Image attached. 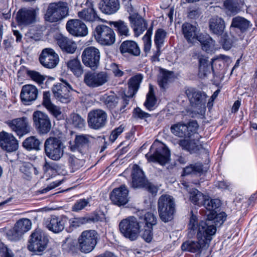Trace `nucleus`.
Wrapping results in <instances>:
<instances>
[{"label":"nucleus","mask_w":257,"mask_h":257,"mask_svg":"<svg viewBox=\"0 0 257 257\" xmlns=\"http://www.w3.org/2000/svg\"><path fill=\"white\" fill-rule=\"evenodd\" d=\"M64 145L62 141L56 137H49L44 143L46 155L54 161L59 160L64 154Z\"/></svg>","instance_id":"0eeeda50"},{"label":"nucleus","mask_w":257,"mask_h":257,"mask_svg":"<svg viewBox=\"0 0 257 257\" xmlns=\"http://www.w3.org/2000/svg\"><path fill=\"white\" fill-rule=\"evenodd\" d=\"M132 187L134 188H145L153 195H156L158 191V187L148 182L145 177L142 169L137 165H134L132 173Z\"/></svg>","instance_id":"6e6552de"},{"label":"nucleus","mask_w":257,"mask_h":257,"mask_svg":"<svg viewBox=\"0 0 257 257\" xmlns=\"http://www.w3.org/2000/svg\"><path fill=\"white\" fill-rule=\"evenodd\" d=\"M200 138L201 136L196 131L188 138L180 140L178 144L183 150L191 154L197 153L202 148L200 142Z\"/></svg>","instance_id":"ddd939ff"},{"label":"nucleus","mask_w":257,"mask_h":257,"mask_svg":"<svg viewBox=\"0 0 257 257\" xmlns=\"http://www.w3.org/2000/svg\"><path fill=\"white\" fill-rule=\"evenodd\" d=\"M41 142L35 136H31L26 139L23 142V146L28 151L40 150Z\"/></svg>","instance_id":"ea45409f"},{"label":"nucleus","mask_w":257,"mask_h":257,"mask_svg":"<svg viewBox=\"0 0 257 257\" xmlns=\"http://www.w3.org/2000/svg\"><path fill=\"white\" fill-rule=\"evenodd\" d=\"M95 219V218L93 217H82L74 218L71 221L70 227L77 228L87 222H94Z\"/></svg>","instance_id":"de8ad7c7"},{"label":"nucleus","mask_w":257,"mask_h":257,"mask_svg":"<svg viewBox=\"0 0 257 257\" xmlns=\"http://www.w3.org/2000/svg\"><path fill=\"white\" fill-rule=\"evenodd\" d=\"M209 27L210 32L218 36H221L225 28V24L223 19L216 16L210 19Z\"/></svg>","instance_id":"c756f323"},{"label":"nucleus","mask_w":257,"mask_h":257,"mask_svg":"<svg viewBox=\"0 0 257 257\" xmlns=\"http://www.w3.org/2000/svg\"><path fill=\"white\" fill-rule=\"evenodd\" d=\"M77 15L80 20L86 22L93 23L96 19V13L92 4H91L90 7L79 12Z\"/></svg>","instance_id":"2f4dec72"},{"label":"nucleus","mask_w":257,"mask_h":257,"mask_svg":"<svg viewBox=\"0 0 257 257\" xmlns=\"http://www.w3.org/2000/svg\"><path fill=\"white\" fill-rule=\"evenodd\" d=\"M128 18L136 36L138 37L147 29L146 21L138 13L133 14Z\"/></svg>","instance_id":"bb28decb"},{"label":"nucleus","mask_w":257,"mask_h":257,"mask_svg":"<svg viewBox=\"0 0 257 257\" xmlns=\"http://www.w3.org/2000/svg\"><path fill=\"white\" fill-rule=\"evenodd\" d=\"M66 221L65 219L54 215L48 218L46 220L45 224L49 230L58 233L63 230Z\"/></svg>","instance_id":"a878e982"},{"label":"nucleus","mask_w":257,"mask_h":257,"mask_svg":"<svg viewBox=\"0 0 257 257\" xmlns=\"http://www.w3.org/2000/svg\"><path fill=\"white\" fill-rule=\"evenodd\" d=\"M249 22L240 17H236L232 19L230 27V33H232L234 29H239L241 32L245 31L249 26Z\"/></svg>","instance_id":"72a5a7b5"},{"label":"nucleus","mask_w":257,"mask_h":257,"mask_svg":"<svg viewBox=\"0 0 257 257\" xmlns=\"http://www.w3.org/2000/svg\"><path fill=\"white\" fill-rule=\"evenodd\" d=\"M70 119L72 124L75 127L81 128L85 125V120L77 113L72 114L70 115Z\"/></svg>","instance_id":"603ef678"},{"label":"nucleus","mask_w":257,"mask_h":257,"mask_svg":"<svg viewBox=\"0 0 257 257\" xmlns=\"http://www.w3.org/2000/svg\"><path fill=\"white\" fill-rule=\"evenodd\" d=\"M57 44L63 52L68 54L74 53L77 48L75 42L62 35L57 39Z\"/></svg>","instance_id":"7c9ffc66"},{"label":"nucleus","mask_w":257,"mask_h":257,"mask_svg":"<svg viewBox=\"0 0 257 257\" xmlns=\"http://www.w3.org/2000/svg\"><path fill=\"white\" fill-rule=\"evenodd\" d=\"M16 20L21 26L31 25L36 21V11L33 9H21L17 13Z\"/></svg>","instance_id":"412c9836"},{"label":"nucleus","mask_w":257,"mask_h":257,"mask_svg":"<svg viewBox=\"0 0 257 257\" xmlns=\"http://www.w3.org/2000/svg\"><path fill=\"white\" fill-rule=\"evenodd\" d=\"M202 171V166L200 165H191L184 169V175H189L192 173H200Z\"/></svg>","instance_id":"4d7b16f0"},{"label":"nucleus","mask_w":257,"mask_h":257,"mask_svg":"<svg viewBox=\"0 0 257 257\" xmlns=\"http://www.w3.org/2000/svg\"><path fill=\"white\" fill-rule=\"evenodd\" d=\"M224 6L231 13H237L239 11L237 3L234 0L225 1Z\"/></svg>","instance_id":"5fc2aeb1"},{"label":"nucleus","mask_w":257,"mask_h":257,"mask_svg":"<svg viewBox=\"0 0 257 257\" xmlns=\"http://www.w3.org/2000/svg\"><path fill=\"white\" fill-rule=\"evenodd\" d=\"M99 100L101 102L104 103L107 107L110 108L115 107L118 103V98L113 92L100 95Z\"/></svg>","instance_id":"58836bf2"},{"label":"nucleus","mask_w":257,"mask_h":257,"mask_svg":"<svg viewBox=\"0 0 257 257\" xmlns=\"http://www.w3.org/2000/svg\"><path fill=\"white\" fill-rule=\"evenodd\" d=\"M188 236L192 237L195 234L197 240H188L181 245L183 251L200 253L209 246L210 242L216 231V226L211 220L198 221L197 216L192 214L188 225Z\"/></svg>","instance_id":"f257e3e1"},{"label":"nucleus","mask_w":257,"mask_h":257,"mask_svg":"<svg viewBox=\"0 0 257 257\" xmlns=\"http://www.w3.org/2000/svg\"><path fill=\"white\" fill-rule=\"evenodd\" d=\"M31 220L27 218H23L19 220L15 225L16 228L21 231L23 235L31 228Z\"/></svg>","instance_id":"c03bdc74"},{"label":"nucleus","mask_w":257,"mask_h":257,"mask_svg":"<svg viewBox=\"0 0 257 257\" xmlns=\"http://www.w3.org/2000/svg\"><path fill=\"white\" fill-rule=\"evenodd\" d=\"M38 90L37 87L31 84L23 86L20 94L22 102L25 105H30L38 97Z\"/></svg>","instance_id":"4be33fe9"},{"label":"nucleus","mask_w":257,"mask_h":257,"mask_svg":"<svg viewBox=\"0 0 257 257\" xmlns=\"http://www.w3.org/2000/svg\"><path fill=\"white\" fill-rule=\"evenodd\" d=\"M157 104V99L154 95V88L152 85L149 86V91L147 94L146 100L144 102V105L149 110H153L155 109Z\"/></svg>","instance_id":"a19ab883"},{"label":"nucleus","mask_w":257,"mask_h":257,"mask_svg":"<svg viewBox=\"0 0 257 257\" xmlns=\"http://www.w3.org/2000/svg\"><path fill=\"white\" fill-rule=\"evenodd\" d=\"M107 114L102 110H97V129L103 127L107 122Z\"/></svg>","instance_id":"6e6d98bb"},{"label":"nucleus","mask_w":257,"mask_h":257,"mask_svg":"<svg viewBox=\"0 0 257 257\" xmlns=\"http://www.w3.org/2000/svg\"><path fill=\"white\" fill-rule=\"evenodd\" d=\"M226 215L224 212H220L215 216L213 220H211L213 224H215V226L217 225H221L224 221L226 220Z\"/></svg>","instance_id":"69168bd1"},{"label":"nucleus","mask_w":257,"mask_h":257,"mask_svg":"<svg viewBox=\"0 0 257 257\" xmlns=\"http://www.w3.org/2000/svg\"><path fill=\"white\" fill-rule=\"evenodd\" d=\"M0 147L7 152H13L18 150L19 143L12 134L3 131L0 132Z\"/></svg>","instance_id":"a211bd4d"},{"label":"nucleus","mask_w":257,"mask_h":257,"mask_svg":"<svg viewBox=\"0 0 257 257\" xmlns=\"http://www.w3.org/2000/svg\"><path fill=\"white\" fill-rule=\"evenodd\" d=\"M62 82L54 85L52 91L57 100L62 103H67L71 100L70 91L73 90V89L67 81L62 80Z\"/></svg>","instance_id":"4468645a"},{"label":"nucleus","mask_w":257,"mask_h":257,"mask_svg":"<svg viewBox=\"0 0 257 257\" xmlns=\"http://www.w3.org/2000/svg\"><path fill=\"white\" fill-rule=\"evenodd\" d=\"M88 200L81 199L77 200L73 205L72 208L73 211L78 212L83 209L88 204Z\"/></svg>","instance_id":"13d9d810"},{"label":"nucleus","mask_w":257,"mask_h":257,"mask_svg":"<svg viewBox=\"0 0 257 257\" xmlns=\"http://www.w3.org/2000/svg\"><path fill=\"white\" fill-rule=\"evenodd\" d=\"M34 125L40 134H47L52 127L51 120L45 113L37 110L33 114Z\"/></svg>","instance_id":"9b49d317"},{"label":"nucleus","mask_w":257,"mask_h":257,"mask_svg":"<svg viewBox=\"0 0 257 257\" xmlns=\"http://www.w3.org/2000/svg\"><path fill=\"white\" fill-rule=\"evenodd\" d=\"M198 125L195 121H190L185 124L178 122L171 125V132L175 136L186 139L190 137L194 133L197 131Z\"/></svg>","instance_id":"1a4fd4ad"},{"label":"nucleus","mask_w":257,"mask_h":257,"mask_svg":"<svg viewBox=\"0 0 257 257\" xmlns=\"http://www.w3.org/2000/svg\"><path fill=\"white\" fill-rule=\"evenodd\" d=\"M78 241H77L70 238H67L63 241L62 246L63 248L67 251L75 252L78 250Z\"/></svg>","instance_id":"49530a36"},{"label":"nucleus","mask_w":257,"mask_h":257,"mask_svg":"<svg viewBox=\"0 0 257 257\" xmlns=\"http://www.w3.org/2000/svg\"><path fill=\"white\" fill-rule=\"evenodd\" d=\"M34 169V166L30 163H25L21 167L20 170L21 171L25 174L27 176L30 177L33 173V170Z\"/></svg>","instance_id":"338daca9"},{"label":"nucleus","mask_w":257,"mask_h":257,"mask_svg":"<svg viewBox=\"0 0 257 257\" xmlns=\"http://www.w3.org/2000/svg\"><path fill=\"white\" fill-rule=\"evenodd\" d=\"M206 198L202 206H204L207 210L213 211L220 207L221 205L220 200L210 199L208 195H207Z\"/></svg>","instance_id":"a18cd8bd"},{"label":"nucleus","mask_w":257,"mask_h":257,"mask_svg":"<svg viewBox=\"0 0 257 257\" xmlns=\"http://www.w3.org/2000/svg\"><path fill=\"white\" fill-rule=\"evenodd\" d=\"M96 232L94 230L83 231L78 239L80 250L88 253L92 251L96 244Z\"/></svg>","instance_id":"f8f14e48"},{"label":"nucleus","mask_w":257,"mask_h":257,"mask_svg":"<svg viewBox=\"0 0 257 257\" xmlns=\"http://www.w3.org/2000/svg\"><path fill=\"white\" fill-rule=\"evenodd\" d=\"M81 59L85 66L95 70L96 69V48L94 47L86 48L82 53Z\"/></svg>","instance_id":"5701e85b"},{"label":"nucleus","mask_w":257,"mask_h":257,"mask_svg":"<svg viewBox=\"0 0 257 257\" xmlns=\"http://www.w3.org/2000/svg\"><path fill=\"white\" fill-rule=\"evenodd\" d=\"M124 126L122 124L119 126L118 127L115 128L111 133L109 137L110 140L113 142L117 138L118 136L120 135L124 131Z\"/></svg>","instance_id":"774afa93"},{"label":"nucleus","mask_w":257,"mask_h":257,"mask_svg":"<svg viewBox=\"0 0 257 257\" xmlns=\"http://www.w3.org/2000/svg\"><path fill=\"white\" fill-rule=\"evenodd\" d=\"M128 190L125 185L114 188L110 194V199L113 204L118 206L125 205L129 201Z\"/></svg>","instance_id":"f3484780"},{"label":"nucleus","mask_w":257,"mask_h":257,"mask_svg":"<svg viewBox=\"0 0 257 257\" xmlns=\"http://www.w3.org/2000/svg\"><path fill=\"white\" fill-rule=\"evenodd\" d=\"M158 209L161 219L168 222L173 219L175 212L174 198L169 195L160 196L158 202Z\"/></svg>","instance_id":"7ed1b4c3"},{"label":"nucleus","mask_w":257,"mask_h":257,"mask_svg":"<svg viewBox=\"0 0 257 257\" xmlns=\"http://www.w3.org/2000/svg\"><path fill=\"white\" fill-rule=\"evenodd\" d=\"M182 185L184 188L189 192L190 201L195 205L202 206L207 198V195L203 194L197 189H192L191 190L189 189V185L186 182H183Z\"/></svg>","instance_id":"c85d7f7f"},{"label":"nucleus","mask_w":257,"mask_h":257,"mask_svg":"<svg viewBox=\"0 0 257 257\" xmlns=\"http://www.w3.org/2000/svg\"><path fill=\"white\" fill-rule=\"evenodd\" d=\"M151 116V114L145 112L139 107L134 109L133 116L136 118L145 119Z\"/></svg>","instance_id":"0e129e2a"},{"label":"nucleus","mask_w":257,"mask_h":257,"mask_svg":"<svg viewBox=\"0 0 257 257\" xmlns=\"http://www.w3.org/2000/svg\"><path fill=\"white\" fill-rule=\"evenodd\" d=\"M68 14L69 7L67 3H52L49 5L44 18L46 21L50 23L57 22L66 17Z\"/></svg>","instance_id":"20e7f679"},{"label":"nucleus","mask_w":257,"mask_h":257,"mask_svg":"<svg viewBox=\"0 0 257 257\" xmlns=\"http://www.w3.org/2000/svg\"><path fill=\"white\" fill-rule=\"evenodd\" d=\"M6 123L11 131L15 132L19 138L29 134L31 131V126L27 117L9 120Z\"/></svg>","instance_id":"9d476101"},{"label":"nucleus","mask_w":257,"mask_h":257,"mask_svg":"<svg viewBox=\"0 0 257 257\" xmlns=\"http://www.w3.org/2000/svg\"><path fill=\"white\" fill-rule=\"evenodd\" d=\"M68 162L72 172L79 169L84 165V161L82 160L78 159L72 155L69 157Z\"/></svg>","instance_id":"8fccbe9b"},{"label":"nucleus","mask_w":257,"mask_h":257,"mask_svg":"<svg viewBox=\"0 0 257 257\" xmlns=\"http://www.w3.org/2000/svg\"><path fill=\"white\" fill-rule=\"evenodd\" d=\"M59 169V165L56 163L48 162L47 161H46L43 167L44 173H47L50 171L57 172Z\"/></svg>","instance_id":"680f3d73"},{"label":"nucleus","mask_w":257,"mask_h":257,"mask_svg":"<svg viewBox=\"0 0 257 257\" xmlns=\"http://www.w3.org/2000/svg\"><path fill=\"white\" fill-rule=\"evenodd\" d=\"M88 123L93 129H96V110L93 109L88 114Z\"/></svg>","instance_id":"bf43d9fd"},{"label":"nucleus","mask_w":257,"mask_h":257,"mask_svg":"<svg viewBox=\"0 0 257 257\" xmlns=\"http://www.w3.org/2000/svg\"><path fill=\"white\" fill-rule=\"evenodd\" d=\"M7 237L9 239L12 241H17L19 240L23 235L15 226L12 229H10L7 233Z\"/></svg>","instance_id":"864d4df0"},{"label":"nucleus","mask_w":257,"mask_h":257,"mask_svg":"<svg viewBox=\"0 0 257 257\" xmlns=\"http://www.w3.org/2000/svg\"><path fill=\"white\" fill-rule=\"evenodd\" d=\"M115 41L113 30L104 25H97V42L102 45L110 46Z\"/></svg>","instance_id":"dca6fc26"},{"label":"nucleus","mask_w":257,"mask_h":257,"mask_svg":"<svg viewBox=\"0 0 257 257\" xmlns=\"http://www.w3.org/2000/svg\"><path fill=\"white\" fill-rule=\"evenodd\" d=\"M154 151L153 154L147 153L145 156L149 162L158 163L165 165L170 160V152L167 147L163 144H153L150 151Z\"/></svg>","instance_id":"39448f33"},{"label":"nucleus","mask_w":257,"mask_h":257,"mask_svg":"<svg viewBox=\"0 0 257 257\" xmlns=\"http://www.w3.org/2000/svg\"><path fill=\"white\" fill-rule=\"evenodd\" d=\"M28 74L32 80L39 84L43 83V81L45 79L44 76L35 71H28Z\"/></svg>","instance_id":"052dcab7"},{"label":"nucleus","mask_w":257,"mask_h":257,"mask_svg":"<svg viewBox=\"0 0 257 257\" xmlns=\"http://www.w3.org/2000/svg\"><path fill=\"white\" fill-rule=\"evenodd\" d=\"M84 81L89 87L96 86V74L95 73L88 72L84 75Z\"/></svg>","instance_id":"3c124183"},{"label":"nucleus","mask_w":257,"mask_h":257,"mask_svg":"<svg viewBox=\"0 0 257 257\" xmlns=\"http://www.w3.org/2000/svg\"><path fill=\"white\" fill-rule=\"evenodd\" d=\"M67 66L77 77L81 76L83 73V67L78 58H74L67 62Z\"/></svg>","instance_id":"4c0bfd02"},{"label":"nucleus","mask_w":257,"mask_h":257,"mask_svg":"<svg viewBox=\"0 0 257 257\" xmlns=\"http://www.w3.org/2000/svg\"><path fill=\"white\" fill-rule=\"evenodd\" d=\"M88 138L86 135H76L74 142H69V148L72 152L80 151L82 148L88 143Z\"/></svg>","instance_id":"e433bc0d"},{"label":"nucleus","mask_w":257,"mask_h":257,"mask_svg":"<svg viewBox=\"0 0 257 257\" xmlns=\"http://www.w3.org/2000/svg\"><path fill=\"white\" fill-rule=\"evenodd\" d=\"M39 61L45 68L52 69L58 65L59 58L53 49L45 48L42 50L39 56Z\"/></svg>","instance_id":"2eb2a0df"},{"label":"nucleus","mask_w":257,"mask_h":257,"mask_svg":"<svg viewBox=\"0 0 257 257\" xmlns=\"http://www.w3.org/2000/svg\"><path fill=\"white\" fill-rule=\"evenodd\" d=\"M186 94L192 105L200 106L201 112L204 113L207 95L203 92L196 90L192 88L187 89L186 90Z\"/></svg>","instance_id":"aec40b11"},{"label":"nucleus","mask_w":257,"mask_h":257,"mask_svg":"<svg viewBox=\"0 0 257 257\" xmlns=\"http://www.w3.org/2000/svg\"><path fill=\"white\" fill-rule=\"evenodd\" d=\"M197 41L200 43L202 50L206 52H212L215 50V42L208 34L200 35Z\"/></svg>","instance_id":"473e14b6"},{"label":"nucleus","mask_w":257,"mask_h":257,"mask_svg":"<svg viewBox=\"0 0 257 257\" xmlns=\"http://www.w3.org/2000/svg\"><path fill=\"white\" fill-rule=\"evenodd\" d=\"M109 24L114 27L115 31L119 36L125 38L130 35L128 26L124 21L122 20L110 21Z\"/></svg>","instance_id":"c9c22d12"},{"label":"nucleus","mask_w":257,"mask_h":257,"mask_svg":"<svg viewBox=\"0 0 257 257\" xmlns=\"http://www.w3.org/2000/svg\"><path fill=\"white\" fill-rule=\"evenodd\" d=\"M182 31L188 43L191 44L196 43L201 34L199 33L198 29L195 26L188 23L182 25Z\"/></svg>","instance_id":"393cba45"},{"label":"nucleus","mask_w":257,"mask_h":257,"mask_svg":"<svg viewBox=\"0 0 257 257\" xmlns=\"http://www.w3.org/2000/svg\"><path fill=\"white\" fill-rule=\"evenodd\" d=\"M141 226V222L133 216L122 219L119 224L121 234L132 241L136 240L139 237Z\"/></svg>","instance_id":"f03ea898"},{"label":"nucleus","mask_w":257,"mask_h":257,"mask_svg":"<svg viewBox=\"0 0 257 257\" xmlns=\"http://www.w3.org/2000/svg\"><path fill=\"white\" fill-rule=\"evenodd\" d=\"M166 37V32L162 29H158L155 35V44L156 47H162Z\"/></svg>","instance_id":"09e8293b"},{"label":"nucleus","mask_w":257,"mask_h":257,"mask_svg":"<svg viewBox=\"0 0 257 257\" xmlns=\"http://www.w3.org/2000/svg\"><path fill=\"white\" fill-rule=\"evenodd\" d=\"M172 74L171 72L163 70L161 72L158 78L159 86L163 89H165L170 82Z\"/></svg>","instance_id":"79ce46f5"},{"label":"nucleus","mask_w":257,"mask_h":257,"mask_svg":"<svg viewBox=\"0 0 257 257\" xmlns=\"http://www.w3.org/2000/svg\"><path fill=\"white\" fill-rule=\"evenodd\" d=\"M46 108L55 117L60 118L62 112L59 107L52 103Z\"/></svg>","instance_id":"e2e57ef3"},{"label":"nucleus","mask_w":257,"mask_h":257,"mask_svg":"<svg viewBox=\"0 0 257 257\" xmlns=\"http://www.w3.org/2000/svg\"><path fill=\"white\" fill-rule=\"evenodd\" d=\"M119 50L121 54L125 57L138 56L141 53L138 44L135 41L131 40L123 42L119 47Z\"/></svg>","instance_id":"b1692460"},{"label":"nucleus","mask_w":257,"mask_h":257,"mask_svg":"<svg viewBox=\"0 0 257 257\" xmlns=\"http://www.w3.org/2000/svg\"><path fill=\"white\" fill-rule=\"evenodd\" d=\"M100 11L107 15L116 13L120 9L119 0H102L99 4Z\"/></svg>","instance_id":"cd10ccee"},{"label":"nucleus","mask_w":257,"mask_h":257,"mask_svg":"<svg viewBox=\"0 0 257 257\" xmlns=\"http://www.w3.org/2000/svg\"><path fill=\"white\" fill-rule=\"evenodd\" d=\"M66 28L67 31L74 36L84 37L88 34V29L86 25L79 19H71L68 21Z\"/></svg>","instance_id":"6ab92c4d"},{"label":"nucleus","mask_w":257,"mask_h":257,"mask_svg":"<svg viewBox=\"0 0 257 257\" xmlns=\"http://www.w3.org/2000/svg\"><path fill=\"white\" fill-rule=\"evenodd\" d=\"M143 79V76L141 74H138L132 77L129 80L128 85V95L134 96L137 92L141 83Z\"/></svg>","instance_id":"f704fd0d"},{"label":"nucleus","mask_w":257,"mask_h":257,"mask_svg":"<svg viewBox=\"0 0 257 257\" xmlns=\"http://www.w3.org/2000/svg\"><path fill=\"white\" fill-rule=\"evenodd\" d=\"M48 238L40 229H35L31 234L28 249L36 254L42 255L47 247Z\"/></svg>","instance_id":"423d86ee"},{"label":"nucleus","mask_w":257,"mask_h":257,"mask_svg":"<svg viewBox=\"0 0 257 257\" xmlns=\"http://www.w3.org/2000/svg\"><path fill=\"white\" fill-rule=\"evenodd\" d=\"M140 219H143L145 223V227L153 228L157 223L156 216L151 212L144 213L143 216H140Z\"/></svg>","instance_id":"37998d69"}]
</instances>
